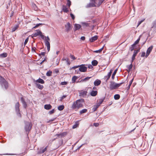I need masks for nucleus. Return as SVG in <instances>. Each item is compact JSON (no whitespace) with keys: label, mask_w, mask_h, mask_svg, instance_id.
I'll use <instances>...</instances> for the list:
<instances>
[{"label":"nucleus","mask_w":156,"mask_h":156,"mask_svg":"<svg viewBox=\"0 0 156 156\" xmlns=\"http://www.w3.org/2000/svg\"><path fill=\"white\" fill-rule=\"evenodd\" d=\"M84 103V100L83 99H80L74 101L71 106L72 109L77 110L82 108Z\"/></svg>","instance_id":"f257e3e1"},{"label":"nucleus","mask_w":156,"mask_h":156,"mask_svg":"<svg viewBox=\"0 0 156 156\" xmlns=\"http://www.w3.org/2000/svg\"><path fill=\"white\" fill-rule=\"evenodd\" d=\"M0 83L2 87H4L5 89L8 87V82L2 76H0Z\"/></svg>","instance_id":"f03ea898"},{"label":"nucleus","mask_w":156,"mask_h":156,"mask_svg":"<svg viewBox=\"0 0 156 156\" xmlns=\"http://www.w3.org/2000/svg\"><path fill=\"white\" fill-rule=\"evenodd\" d=\"M122 83H117L114 82H111V83L110 85V89L111 90L116 89L117 88L120 87Z\"/></svg>","instance_id":"7ed1b4c3"},{"label":"nucleus","mask_w":156,"mask_h":156,"mask_svg":"<svg viewBox=\"0 0 156 156\" xmlns=\"http://www.w3.org/2000/svg\"><path fill=\"white\" fill-rule=\"evenodd\" d=\"M36 33L31 35V37L33 38L34 37H35L39 35L42 39H44V36L42 32L39 30H36Z\"/></svg>","instance_id":"20e7f679"},{"label":"nucleus","mask_w":156,"mask_h":156,"mask_svg":"<svg viewBox=\"0 0 156 156\" xmlns=\"http://www.w3.org/2000/svg\"><path fill=\"white\" fill-rule=\"evenodd\" d=\"M104 0H91L92 1L94 2V3L92 4L91 6L98 7L103 2Z\"/></svg>","instance_id":"39448f33"},{"label":"nucleus","mask_w":156,"mask_h":156,"mask_svg":"<svg viewBox=\"0 0 156 156\" xmlns=\"http://www.w3.org/2000/svg\"><path fill=\"white\" fill-rule=\"evenodd\" d=\"M44 37L46 38L45 40V44L47 47L48 51H49L50 50V43L49 42V41L50 40V39L48 36H47V37L44 36Z\"/></svg>","instance_id":"423d86ee"},{"label":"nucleus","mask_w":156,"mask_h":156,"mask_svg":"<svg viewBox=\"0 0 156 156\" xmlns=\"http://www.w3.org/2000/svg\"><path fill=\"white\" fill-rule=\"evenodd\" d=\"M20 104L18 102H17L15 104V109L16 112L17 113V114L20 117H21V115L20 112Z\"/></svg>","instance_id":"0eeeda50"},{"label":"nucleus","mask_w":156,"mask_h":156,"mask_svg":"<svg viewBox=\"0 0 156 156\" xmlns=\"http://www.w3.org/2000/svg\"><path fill=\"white\" fill-rule=\"evenodd\" d=\"M87 67L85 66V65L82 64L80 65L79 70L82 72H85L87 71Z\"/></svg>","instance_id":"6e6552de"},{"label":"nucleus","mask_w":156,"mask_h":156,"mask_svg":"<svg viewBox=\"0 0 156 156\" xmlns=\"http://www.w3.org/2000/svg\"><path fill=\"white\" fill-rule=\"evenodd\" d=\"M65 27L66 30L67 32L70 31L72 29V26L69 22L67 23L65 25Z\"/></svg>","instance_id":"1a4fd4ad"},{"label":"nucleus","mask_w":156,"mask_h":156,"mask_svg":"<svg viewBox=\"0 0 156 156\" xmlns=\"http://www.w3.org/2000/svg\"><path fill=\"white\" fill-rule=\"evenodd\" d=\"M153 48V46H151L147 48V51L146 54L145 56L146 57H147L150 54L151 52L152 51Z\"/></svg>","instance_id":"9d476101"},{"label":"nucleus","mask_w":156,"mask_h":156,"mask_svg":"<svg viewBox=\"0 0 156 156\" xmlns=\"http://www.w3.org/2000/svg\"><path fill=\"white\" fill-rule=\"evenodd\" d=\"M48 147V146H47L44 148L42 147L41 148H40L38 152V154H41L44 153L47 150Z\"/></svg>","instance_id":"9b49d317"},{"label":"nucleus","mask_w":156,"mask_h":156,"mask_svg":"<svg viewBox=\"0 0 156 156\" xmlns=\"http://www.w3.org/2000/svg\"><path fill=\"white\" fill-rule=\"evenodd\" d=\"M98 38V36L97 35H95L94 36L92 37L90 39V41L91 42H93L96 40Z\"/></svg>","instance_id":"f8f14e48"},{"label":"nucleus","mask_w":156,"mask_h":156,"mask_svg":"<svg viewBox=\"0 0 156 156\" xmlns=\"http://www.w3.org/2000/svg\"><path fill=\"white\" fill-rule=\"evenodd\" d=\"M30 124L29 123L26 124L25 127V129L26 131H29L31 129V126H30Z\"/></svg>","instance_id":"ddd939ff"},{"label":"nucleus","mask_w":156,"mask_h":156,"mask_svg":"<svg viewBox=\"0 0 156 156\" xmlns=\"http://www.w3.org/2000/svg\"><path fill=\"white\" fill-rule=\"evenodd\" d=\"M138 52V51L137 50H135L133 52V54L132 56V62H133V61L135 59V57L136 56Z\"/></svg>","instance_id":"4468645a"},{"label":"nucleus","mask_w":156,"mask_h":156,"mask_svg":"<svg viewBox=\"0 0 156 156\" xmlns=\"http://www.w3.org/2000/svg\"><path fill=\"white\" fill-rule=\"evenodd\" d=\"M101 83V81L99 80H95L94 82V84L95 86H99Z\"/></svg>","instance_id":"2eb2a0df"},{"label":"nucleus","mask_w":156,"mask_h":156,"mask_svg":"<svg viewBox=\"0 0 156 156\" xmlns=\"http://www.w3.org/2000/svg\"><path fill=\"white\" fill-rule=\"evenodd\" d=\"M52 106L50 104L45 105H44V108L46 110H49L51 108Z\"/></svg>","instance_id":"dca6fc26"},{"label":"nucleus","mask_w":156,"mask_h":156,"mask_svg":"<svg viewBox=\"0 0 156 156\" xmlns=\"http://www.w3.org/2000/svg\"><path fill=\"white\" fill-rule=\"evenodd\" d=\"M81 27V26L79 24H75L74 25V29L75 30H79Z\"/></svg>","instance_id":"f3484780"},{"label":"nucleus","mask_w":156,"mask_h":156,"mask_svg":"<svg viewBox=\"0 0 156 156\" xmlns=\"http://www.w3.org/2000/svg\"><path fill=\"white\" fill-rule=\"evenodd\" d=\"M35 81L36 83H39L41 84H44V81L43 79L40 78H39L38 79Z\"/></svg>","instance_id":"a211bd4d"},{"label":"nucleus","mask_w":156,"mask_h":156,"mask_svg":"<svg viewBox=\"0 0 156 156\" xmlns=\"http://www.w3.org/2000/svg\"><path fill=\"white\" fill-rule=\"evenodd\" d=\"M62 10L65 12H67L69 11L68 8L65 5H63L62 6Z\"/></svg>","instance_id":"6ab92c4d"},{"label":"nucleus","mask_w":156,"mask_h":156,"mask_svg":"<svg viewBox=\"0 0 156 156\" xmlns=\"http://www.w3.org/2000/svg\"><path fill=\"white\" fill-rule=\"evenodd\" d=\"M98 93V91L96 90H92L90 93V95L92 96H96Z\"/></svg>","instance_id":"aec40b11"},{"label":"nucleus","mask_w":156,"mask_h":156,"mask_svg":"<svg viewBox=\"0 0 156 156\" xmlns=\"http://www.w3.org/2000/svg\"><path fill=\"white\" fill-rule=\"evenodd\" d=\"M36 86L37 87L40 89H42L43 88V86L42 85H41L39 83H36Z\"/></svg>","instance_id":"412c9836"},{"label":"nucleus","mask_w":156,"mask_h":156,"mask_svg":"<svg viewBox=\"0 0 156 156\" xmlns=\"http://www.w3.org/2000/svg\"><path fill=\"white\" fill-rule=\"evenodd\" d=\"M87 92L86 91H83L81 92L80 93V95L82 97H84L86 95Z\"/></svg>","instance_id":"4be33fe9"},{"label":"nucleus","mask_w":156,"mask_h":156,"mask_svg":"<svg viewBox=\"0 0 156 156\" xmlns=\"http://www.w3.org/2000/svg\"><path fill=\"white\" fill-rule=\"evenodd\" d=\"M8 54L6 53H3L0 54V57L1 58H5L7 57Z\"/></svg>","instance_id":"5701e85b"},{"label":"nucleus","mask_w":156,"mask_h":156,"mask_svg":"<svg viewBox=\"0 0 156 156\" xmlns=\"http://www.w3.org/2000/svg\"><path fill=\"white\" fill-rule=\"evenodd\" d=\"M19 25H16L14 27L12 28V31L13 32L15 31L17 29L19 28Z\"/></svg>","instance_id":"b1692460"},{"label":"nucleus","mask_w":156,"mask_h":156,"mask_svg":"<svg viewBox=\"0 0 156 156\" xmlns=\"http://www.w3.org/2000/svg\"><path fill=\"white\" fill-rule=\"evenodd\" d=\"M91 63L93 66H95L98 65V62L97 60H94L92 61Z\"/></svg>","instance_id":"393cba45"},{"label":"nucleus","mask_w":156,"mask_h":156,"mask_svg":"<svg viewBox=\"0 0 156 156\" xmlns=\"http://www.w3.org/2000/svg\"><path fill=\"white\" fill-rule=\"evenodd\" d=\"M87 109H84L80 111V114L83 113H86L87 112Z\"/></svg>","instance_id":"a878e982"},{"label":"nucleus","mask_w":156,"mask_h":156,"mask_svg":"<svg viewBox=\"0 0 156 156\" xmlns=\"http://www.w3.org/2000/svg\"><path fill=\"white\" fill-rule=\"evenodd\" d=\"M65 107L63 105H59L58 107V109L59 111L62 110Z\"/></svg>","instance_id":"bb28decb"},{"label":"nucleus","mask_w":156,"mask_h":156,"mask_svg":"<svg viewBox=\"0 0 156 156\" xmlns=\"http://www.w3.org/2000/svg\"><path fill=\"white\" fill-rule=\"evenodd\" d=\"M67 132H64L60 133V137H64L67 135Z\"/></svg>","instance_id":"cd10ccee"},{"label":"nucleus","mask_w":156,"mask_h":156,"mask_svg":"<svg viewBox=\"0 0 156 156\" xmlns=\"http://www.w3.org/2000/svg\"><path fill=\"white\" fill-rule=\"evenodd\" d=\"M78 79V77L76 76H74L72 78V83H74L76 80Z\"/></svg>","instance_id":"c85d7f7f"},{"label":"nucleus","mask_w":156,"mask_h":156,"mask_svg":"<svg viewBox=\"0 0 156 156\" xmlns=\"http://www.w3.org/2000/svg\"><path fill=\"white\" fill-rule=\"evenodd\" d=\"M133 67V65L132 64V63H131V64L129 65L128 66H127V71H130L132 68Z\"/></svg>","instance_id":"c756f323"},{"label":"nucleus","mask_w":156,"mask_h":156,"mask_svg":"<svg viewBox=\"0 0 156 156\" xmlns=\"http://www.w3.org/2000/svg\"><path fill=\"white\" fill-rule=\"evenodd\" d=\"M120 96L119 94H116L114 95V98L115 99L117 100H118L120 98Z\"/></svg>","instance_id":"7c9ffc66"},{"label":"nucleus","mask_w":156,"mask_h":156,"mask_svg":"<svg viewBox=\"0 0 156 156\" xmlns=\"http://www.w3.org/2000/svg\"><path fill=\"white\" fill-rule=\"evenodd\" d=\"M91 78V77L87 76V77H86L84 79H83V80H81L80 82H83V81H87L90 79Z\"/></svg>","instance_id":"2f4dec72"},{"label":"nucleus","mask_w":156,"mask_h":156,"mask_svg":"<svg viewBox=\"0 0 156 156\" xmlns=\"http://www.w3.org/2000/svg\"><path fill=\"white\" fill-rule=\"evenodd\" d=\"M118 70V69H116L114 72L112 74V78L113 79H114V77H115V76L116 74V73H117V72Z\"/></svg>","instance_id":"473e14b6"},{"label":"nucleus","mask_w":156,"mask_h":156,"mask_svg":"<svg viewBox=\"0 0 156 156\" xmlns=\"http://www.w3.org/2000/svg\"><path fill=\"white\" fill-rule=\"evenodd\" d=\"M99 106L97 104L96 105H94L93 108V110L94 111H95L97 110V109L98 108Z\"/></svg>","instance_id":"72a5a7b5"},{"label":"nucleus","mask_w":156,"mask_h":156,"mask_svg":"<svg viewBox=\"0 0 156 156\" xmlns=\"http://www.w3.org/2000/svg\"><path fill=\"white\" fill-rule=\"evenodd\" d=\"M52 73L51 71L49 70L47 73L46 75L48 76H51Z\"/></svg>","instance_id":"f704fd0d"},{"label":"nucleus","mask_w":156,"mask_h":156,"mask_svg":"<svg viewBox=\"0 0 156 156\" xmlns=\"http://www.w3.org/2000/svg\"><path fill=\"white\" fill-rule=\"evenodd\" d=\"M140 36L139 38L133 44V45H135L136 44H138L139 43L140 39Z\"/></svg>","instance_id":"c9c22d12"},{"label":"nucleus","mask_w":156,"mask_h":156,"mask_svg":"<svg viewBox=\"0 0 156 156\" xmlns=\"http://www.w3.org/2000/svg\"><path fill=\"white\" fill-rule=\"evenodd\" d=\"M104 49V47H102L101 48L98 50L94 51V52L96 53H100Z\"/></svg>","instance_id":"e433bc0d"},{"label":"nucleus","mask_w":156,"mask_h":156,"mask_svg":"<svg viewBox=\"0 0 156 156\" xmlns=\"http://www.w3.org/2000/svg\"><path fill=\"white\" fill-rule=\"evenodd\" d=\"M111 75L108 74V75L106 76H105V78L106 79V81H107L110 78Z\"/></svg>","instance_id":"4c0bfd02"},{"label":"nucleus","mask_w":156,"mask_h":156,"mask_svg":"<svg viewBox=\"0 0 156 156\" xmlns=\"http://www.w3.org/2000/svg\"><path fill=\"white\" fill-rule=\"evenodd\" d=\"M103 100L100 99L99 100L97 104L99 106L102 104L103 101Z\"/></svg>","instance_id":"58836bf2"},{"label":"nucleus","mask_w":156,"mask_h":156,"mask_svg":"<svg viewBox=\"0 0 156 156\" xmlns=\"http://www.w3.org/2000/svg\"><path fill=\"white\" fill-rule=\"evenodd\" d=\"M133 78L130 82H129V85L128 86V87L127 88H128V89H129L133 81Z\"/></svg>","instance_id":"ea45409f"},{"label":"nucleus","mask_w":156,"mask_h":156,"mask_svg":"<svg viewBox=\"0 0 156 156\" xmlns=\"http://www.w3.org/2000/svg\"><path fill=\"white\" fill-rule=\"evenodd\" d=\"M67 5L68 6L69 8L70 6L71 5V2L70 0H67Z\"/></svg>","instance_id":"a19ab883"},{"label":"nucleus","mask_w":156,"mask_h":156,"mask_svg":"<svg viewBox=\"0 0 156 156\" xmlns=\"http://www.w3.org/2000/svg\"><path fill=\"white\" fill-rule=\"evenodd\" d=\"M83 26L84 27H88L89 26L88 23H82Z\"/></svg>","instance_id":"79ce46f5"},{"label":"nucleus","mask_w":156,"mask_h":156,"mask_svg":"<svg viewBox=\"0 0 156 156\" xmlns=\"http://www.w3.org/2000/svg\"><path fill=\"white\" fill-rule=\"evenodd\" d=\"M42 23H38L33 28L34 29H35L37 27H38L39 26L42 25Z\"/></svg>","instance_id":"37998d69"},{"label":"nucleus","mask_w":156,"mask_h":156,"mask_svg":"<svg viewBox=\"0 0 156 156\" xmlns=\"http://www.w3.org/2000/svg\"><path fill=\"white\" fill-rule=\"evenodd\" d=\"M70 57L73 60H75L76 59V58L73 55H70Z\"/></svg>","instance_id":"c03bdc74"},{"label":"nucleus","mask_w":156,"mask_h":156,"mask_svg":"<svg viewBox=\"0 0 156 156\" xmlns=\"http://www.w3.org/2000/svg\"><path fill=\"white\" fill-rule=\"evenodd\" d=\"M55 112V110L54 109H52L49 112V113L51 115L53 113Z\"/></svg>","instance_id":"a18cd8bd"},{"label":"nucleus","mask_w":156,"mask_h":156,"mask_svg":"<svg viewBox=\"0 0 156 156\" xmlns=\"http://www.w3.org/2000/svg\"><path fill=\"white\" fill-rule=\"evenodd\" d=\"M29 40V38L27 37V39L25 40L24 43V46L26 45L27 43Z\"/></svg>","instance_id":"49530a36"},{"label":"nucleus","mask_w":156,"mask_h":156,"mask_svg":"<svg viewBox=\"0 0 156 156\" xmlns=\"http://www.w3.org/2000/svg\"><path fill=\"white\" fill-rule=\"evenodd\" d=\"M134 46L135 45H133V44H132L130 47V49L131 51H132L133 50Z\"/></svg>","instance_id":"de8ad7c7"},{"label":"nucleus","mask_w":156,"mask_h":156,"mask_svg":"<svg viewBox=\"0 0 156 156\" xmlns=\"http://www.w3.org/2000/svg\"><path fill=\"white\" fill-rule=\"evenodd\" d=\"M61 84L62 85H66L67 84V82L65 81L62 82H61Z\"/></svg>","instance_id":"09e8293b"},{"label":"nucleus","mask_w":156,"mask_h":156,"mask_svg":"<svg viewBox=\"0 0 156 156\" xmlns=\"http://www.w3.org/2000/svg\"><path fill=\"white\" fill-rule=\"evenodd\" d=\"M66 95H63L61 98L60 99V101H62V99H64V98H66Z\"/></svg>","instance_id":"8fccbe9b"},{"label":"nucleus","mask_w":156,"mask_h":156,"mask_svg":"<svg viewBox=\"0 0 156 156\" xmlns=\"http://www.w3.org/2000/svg\"><path fill=\"white\" fill-rule=\"evenodd\" d=\"M23 105V106H24V107L25 108H26V107H27V104L26 103V102H24V103H22Z\"/></svg>","instance_id":"3c124183"},{"label":"nucleus","mask_w":156,"mask_h":156,"mask_svg":"<svg viewBox=\"0 0 156 156\" xmlns=\"http://www.w3.org/2000/svg\"><path fill=\"white\" fill-rule=\"evenodd\" d=\"M21 101L22 103H24V102H25V101L23 97L21 98Z\"/></svg>","instance_id":"603ef678"},{"label":"nucleus","mask_w":156,"mask_h":156,"mask_svg":"<svg viewBox=\"0 0 156 156\" xmlns=\"http://www.w3.org/2000/svg\"><path fill=\"white\" fill-rule=\"evenodd\" d=\"M45 52H41V53L39 55H40V56L42 55V56H44L45 55Z\"/></svg>","instance_id":"864d4df0"},{"label":"nucleus","mask_w":156,"mask_h":156,"mask_svg":"<svg viewBox=\"0 0 156 156\" xmlns=\"http://www.w3.org/2000/svg\"><path fill=\"white\" fill-rule=\"evenodd\" d=\"M70 15L72 19L74 20L75 17L74 16L72 13H71Z\"/></svg>","instance_id":"5fc2aeb1"},{"label":"nucleus","mask_w":156,"mask_h":156,"mask_svg":"<svg viewBox=\"0 0 156 156\" xmlns=\"http://www.w3.org/2000/svg\"><path fill=\"white\" fill-rule=\"evenodd\" d=\"M145 55V52H143L141 55V57H144Z\"/></svg>","instance_id":"6e6d98bb"},{"label":"nucleus","mask_w":156,"mask_h":156,"mask_svg":"<svg viewBox=\"0 0 156 156\" xmlns=\"http://www.w3.org/2000/svg\"><path fill=\"white\" fill-rule=\"evenodd\" d=\"M79 67H80V65L77 66H74L73 67H72V69H75L78 68V67L79 68Z\"/></svg>","instance_id":"4d7b16f0"},{"label":"nucleus","mask_w":156,"mask_h":156,"mask_svg":"<svg viewBox=\"0 0 156 156\" xmlns=\"http://www.w3.org/2000/svg\"><path fill=\"white\" fill-rule=\"evenodd\" d=\"M92 65H91L90 64L88 66V68L89 69H91L93 68V66H92Z\"/></svg>","instance_id":"13d9d810"},{"label":"nucleus","mask_w":156,"mask_h":156,"mask_svg":"<svg viewBox=\"0 0 156 156\" xmlns=\"http://www.w3.org/2000/svg\"><path fill=\"white\" fill-rule=\"evenodd\" d=\"M59 60L57 59V60H56V66H58V64L59 63Z\"/></svg>","instance_id":"bf43d9fd"},{"label":"nucleus","mask_w":156,"mask_h":156,"mask_svg":"<svg viewBox=\"0 0 156 156\" xmlns=\"http://www.w3.org/2000/svg\"><path fill=\"white\" fill-rule=\"evenodd\" d=\"M94 125L95 126H99V124L98 123H94Z\"/></svg>","instance_id":"052dcab7"},{"label":"nucleus","mask_w":156,"mask_h":156,"mask_svg":"<svg viewBox=\"0 0 156 156\" xmlns=\"http://www.w3.org/2000/svg\"><path fill=\"white\" fill-rule=\"evenodd\" d=\"M85 37L84 36H82L81 37V39L83 41L84 40H85Z\"/></svg>","instance_id":"680f3d73"},{"label":"nucleus","mask_w":156,"mask_h":156,"mask_svg":"<svg viewBox=\"0 0 156 156\" xmlns=\"http://www.w3.org/2000/svg\"><path fill=\"white\" fill-rule=\"evenodd\" d=\"M55 136H57L58 137H60V134H57L55 135Z\"/></svg>","instance_id":"e2e57ef3"},{"label":"nucleus","mask_w":156,"mask_h":156,"mask_svg":"<svg viewBox=\"0 0 156 156\" xmlns=\"http://www.w3.org/2000/svg\"><path fill=\"white\" fill-rule=\"evenodd\" d=\"M77 125L76 124L75 125H74L73 126V129H75V128H76L77 127Z\"/></svg>","instance_id":"0e129e2a"},{"label":"nucleus","mask_w":156,"mask_h":156,"mask_svg":"<svg viewBox=\"0 0 156 156\" xmlns=\"http://www.w3.org/2000/svg\"><path fill=\"white\" fill-rule=\"evenodd\" d=\"M113 70L112 69H111L110 72L108 73V74L111 75L112 73V72Z\"/></svg>","instance_id":"69168bd1"},{"label":"nucleus","mask_w":156,"mask_h":156,"mask_svg":"<svg viewBox=\"0 0 156 156\" xmlns=\"http://www.w3.org/2000/svg\"><path fill=\"white\" fill-rule=\"evenodd\" d=\"M45 59L44 60H43L42 62H41L40 63V65H41L45 61Z\"/></svg>","instance_id":"338daca9"},{"label":"nucleus","mask_w":156,"mask_h":156,"mask_svg":"<svg viewBox=\"0 0 156 156\" xmlns=\"http://www.w3.org/2000/svg\"><path fill=\"white\" fill-rule=\"evenodd\" d=\"M55 72L56 73H58L59 72V71L58 69H55Z\"/></svg>","instance_id":"774afa93"}]
</instances>
